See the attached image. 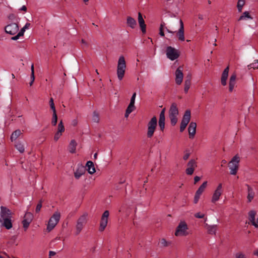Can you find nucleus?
Here are the masks:
<instances>
[{"label":"nucleus","mask_w":258,"mask_h":258,"mask_svg":"<svg viewBox=\"0 0 258 258\" xmlns=\"http://www.w3.org/2000/svg\"><path fill=\"white\" fill-rule=\"evenodd\" d=\"M179 114L178 108L176 103H172L169 110V117L172 126H175L177 122V115Z\"/></svg>","instance_id":"1"},{"label":"nucleus","mask_w":258,"mask_h":258,"mask_svg":"<svg viewBox=\"0 0 258 258\" xmlns=\"http://www.w3.org/2000/svg\"><path fill=\"white\" fill-rule=\"evenodd\" d=\"M126 68L125 59L123 56H120L119 58L117 68V75L118 79L121 80L124 75Z\"/></svg>","instance_id":"2"},{"label":"nucleus","mask_w":258,"mask_h":258,"mask_svg":"<svg viewBox=\"0 0 258 258\" xmlns=\"http://www.w3.org/2000/svg\"><path fill=\"white\" fill-rule=\"evenodd\" d=\"M157 119L155 116H154L147 124V136L148 138H151L153 136L154 133L157 128Z\"/></svg>","instance_id":"3"},{"label":"nucleus","mask_w":258,"mask_h":258,"mask_svg":"<svg viewBox=\"0 0 258 258\" xmlns=\"http://www.w3.org/2000/svg\"><path fill=\"white\" fill-rule=\"evenodd\" d=\"M240 162L239 157L236 155L234 156L229 163V168L230 169V173L231 175H236L239 168V163Z\"/></svg>","instance_id":"4"},{"label":"nucleus","mask_w":258,"mask_h":258,"mask_svg":"<svg viewBox=\"0 0 258 258\" xmlns=\"http://www.w3.org/2000/svg\"><path fill=\"white\" fill-rule=\"evenodd\" d=\"M60 214L58 212H55L49 220L47 230L48 231H51L56 225L60 220Z\"/></svg>","instance_id":"5"},{"label":"nucleus","mask_w":258,"mask_h":258,"mask_svg":"<svg viewBox=\"0 0 258 258\" xmlns=\"http://www.w3.org/2000/svg\"><path fill=\"white\" fill-rule=\"evenodd\" d=\"M191 117V112L189 109L186 110L182 117L180 125V132H183L186 128L187 125L189 122Z\"/></svg>","instance_id":"6"},{"label":"nucleus","mask_w":258,"mask_h":258,"mask_svg":"<svg viewBox=\"0 0 258 258\" xmlns=\"http://www.w3.org/2000/svg\"><path fill=\"white\" fill-rule=\"evenodd\" d=\"M167 57L171 60H174L179 57L180 52L171 46H167L166 49Z\"/></svg>","instance_id":"7"},{"label":"nucleus","mask_w":258,"mask_h":258,"mask_svg":"<svg viewBox=\"0 0 258 258\" xmlns=\"http://www.w3.org/2000/svg\"><path fill=\"white\" fill-rule=\"evenodd\" d=\"M187 229V225L185 222H180L178 226L177 227L175 235L176 236H186L188 234L186 231Z\"/></svg>","instance_id":"8"},{"label":"nucleus","mask_w":258,"mask_h":258,"mask_svg":"<svg viewBox=\"0 0 258 258\" xmlns=\"http://www.w3.org/2000/svg\"><path fill=\"white\" fill-rule=\"evenodd\" d=\"M87 214L85 213L80 216L78 219L76 225V235H78L82 231L84 225L87 222Z\"/></svg>","instance_id":"9"},{"label":"nucleus","mask_w":258,"mask_h":258,"mask_svg":"<svg viewBox=\"0 0 258 258\" xmlns=\"http://www.w3.org/2000/svg\"><path fill=\"white\" fill-rule=\"evenodd\" d=\"M109 216V212L108 210L105 211L103 213L100 222V226L99 229V231L102 232L104 230L107 225Z\"/></svg>","instance_id":"10"},{"label":"nucleus","mask_w":258,"mask_h":258,"mask_svg":"<svg viewBox=\"0 0 258 258\" xmlns=\"http://www.w3.org/2000/svg\"><path fill=\"white\" fill-rule=\"evenodd\" d=\"M19 30V26L17 23H12L5 27V31L7 34L12 35L16 34Z\"/></svg>","instance_id":"11"},{"label":"nucleus","mask_w":258,"mask_h":258,"mask_svg":"<svg viewBox=\"0 0 258 258\" xmlns=\"http://www.w3.org/2000/svg\"><path fill=\"white\" fill-rule=\"evenodd\" d=\"M12 212L10 209L8 208L1 206V212H0V222H2V219L5 218H12Z\"/></svg>","instance_id":"12"},{"label":"nucleus","mask_w":258,"mask_h":258,"mask_svg":"<svg viewBox=\"0 0 258 258\" xmlns=\"http://www.w3.org/2000/svg\"><path fill=\"white\" fill-rule=\"evenodd\" d=\"M187 168L185 170L187 175H191L193 174L195 169L197 167V163L195 159H191L187 163Z\"/></svg>","instance_id":"13"},{"label":"nucleus","mask_w":258,"mask_h":258,"mask_svg":"<svg viewBox=\"0 0 258 258\" xmlns=\"http://www.w3.org/2000/svg\"><path fill=\"white\" fill-rule=\"evenodd\" d=\"M222 188V183H219L216 189L215 190L213 195L212 196L211 202L213 203H215L216 202L219 200L220 196L221 195V190Z\"/></svg>","instance_id":"14"},{"label":"nucleus","mask_w":258,"mask_h":258,"mask_svg":"<svg viewBox=\"0 0 258 258\" xmlns=\"http://www.w3.org/2000/svg\"><path fill=\"white\" fill-rule=\"evenodd\" d=\"M181 67H179L175 71V83L177 85H180L183 81V74Z\"/></svg>","instance_id":"15"},{"label":"nucleus","mask_w":258,"mask_h":258,"mask_svg":"<svg viewBox=\"0 0 258 258\" xmlns=\"http://www.w3.org/2000/svg\"><path fill=\"white\" fill-rule=\"evenodd\" d=\"M197 124L195 122H191L188 127V132L189 134V138L193 139L196 132Z\"/></svg>","instance_id":"16"},{"label":"nucleus","mask_w":258,"mask_h":258,"mask_svg":"<svg viewBox=\"0 0 258 258\" xmlns=\"http://www.w3.org/2000/svg\"><path fill=\"white\" fill-rule=\"evenodd\" d=\"M229 71V66H227L223 71L221 78V84L225 86L227 84V79L228 76V73Z\"/></svg>","instance_id":"17"},{"label":"nucleus","mask_w":258,"mask_h":258,"mask_svg":"<svg viewBox=\"0 0 258 258\" xmlns=\"http://www.w3.org/2000/svg\"><path fill=\"white\" fill-rule=\"evenodd\" d=\"M180 28L177 33V36L179 40H184V25L181 19H180Z\"/></svg>","instance_id":"18"},{"label":"nucleus","mask_w":258,"mask_h":258,"mask_svg":"<svg viewBox=\"0 0 258 258\" xmlns=\"http://www.w3.org/2000/svg\"><path fill=\"white\" fill-rule=\"evenodd\" d=\"M85 173V168L84 166L80 165L74 173L75 177L79 179L80 177Z\"/></svg>","instance_id":"19"},{"label":"nucleus","mask_w":258,"mask_h":258,"mask_svg":"<svg viewBox=\"0 0 258 258\" xmlns=\"http://www.w3.org/2000/svg\"><path fill=\"white\" fill-rule=\"evenodd\" d=\"M245 185L247 187V202L250 203L251 202V201L253 200L255 193L253 191V188L248 184H246Z\"/></svg>","instance_id":"20"},{"label":"nucleus","mask_w":258,"mask_h":258,"mask_svg":"<svg viewBox=\"0 0 258 258\" xmlns=\"http://www.w3.org/2000/svg\"><path fill=\"white\" fill-rule=\"evenodd\" d=\"M236 79V74L235 73L232 74L230 76L229 82V91L230 92H232L233 90L234 86L235 85Z\"/></svg>","instance_id":"21"},{"label":"nucleus","mask_w":258,"mask_h":258,"mask_svg":"<svg viewBox=\"0 0 258 258\" xmlns=\"http://www.w3.org/2000/svg\"><path fill=\"white\" fill-rule=\"evenodd\" d=\"M86 168L88 173L90 174H93L96 171L94 163L91 161H87L86 164Z\"/></svg>","instance_id":"22"},{"label":"nucleus","mask_w":258,"mask_h":258,"mask_svg":"<svg viewBox=\"0 0 258 258\" xmlns=\"http://www.w3.org/2000/svg\"><path fill=\"white\" fill-rule=\"evenodd\" d=\"M255 215L256 212L254 210H251L248 213L249 220H250L252 225H253L255 227L257 228L258 225L255 222Z\"/></svg>","instance_id":"23"},{"label":"nucleus","mask_w":258,"mask_h":258,"mask_svg":"<svg viewBox=\"0 0 258 258\" xmlns=\"http://www.w3.org/2000/svg\"><path fill=\"white\" fill-rule=\"evenodd\" d=\"M2 226L5 227L8 230L10 229L13 226L11 218H5L2 219Z\"/></svg>","instance_id":"24"},{"label":"nucleus","mask_w":258,"mask_h":258,"mask_svg":"<svg viewBox=\"0 0 258 258\" xmlns=\"http://www.w3.org/2000/svg\"><path fill=\"white\" fill-rule=\"evenodd\" d=\"M138 22L142 32L145 34L146 33V25L143 17H138Z\"/></svg>","instance_id":"25"},{"label":"nucleus","mask_w":258,"mask_h":258,"mask_svg":"<svg viewBox=\"0 0 258 258\" xmlns=\"http://www.w3.org/2000/svg\"><path fill=\"white\" fill-rule=\"evenodd\" d=\"M77 144L75 140H71L69 145V150L71 153H75L76 152V146Z\"/></svg>","instance_id":"26"},{"label":"nucleus","mask_w":258,"mask_h":258,"mask_svg":"<svg viewBox=\"0 0 258 258\" xmlns=\"http://www.w3.org/2000/svg\"><path fill=\"white\" fill-rule=\"evenodd\" d=\"M22 133L20 130L18 129L15 131L11 135L10 139L12 142L15 141L21 135Z\"/></svg>","instance_id":"27"},{"label":"nucleus","mask_w":258,"mask_h":258,"mask_svg":"<svg viewBox=\"0 0 258 258\" xmlns=\"http://www.w3.org/2000/svg\"><path fill=\"white\" fill-rule=\"evenodd\" d=\"M126 23L132 28H135L137 25L136 21L133 17H127Z\"/></svg>","instance_id":"28"},{"label":"nucleus","mask_w":258,"mask_h":258,"mask_svg":"<svg viewBox=\"0 0 258 258\" xmlns=\"http://www.w3.org/2000/svg\"><path fill=\"white\" fill-rule=\"evenodd\" d=\"M217 226L216 225H209L207 227L208 233L212 235L216 234Z\"/></svg>","instance_id":"29"},{"label":"nucleus","mask_w":258,"mask_h":258,"mask_svg":"<svg viewBox=\"0 0 258 258\" xmlns=\"http://www.w3.org/2000/svg\"><path fill=\"white\" fill-rule=\"evenodd\" d=\"M15 147L21 153H23L25 151L24 145L20 142L17 143L15 145Z\"/></svg>","instance_id":"30"},{"label":"nucleus","mask_w":258,"mask_h":258,"mask_svg":"<svg viewBox=\"0 0 258 258\" xmlns=\"http://www.w3.org/2000/svg\"><path fill=\"white\" fill-rule=\"evenodd\" d=\"M207 185V181L204 182L199 187L198 190L196 191V192L202 195L205 189L206 188Z\"/></svg>","instance_id":"31"},{"label":"nucleus","mask_w":258,"mask_h":258,"mask_svg":"<svg viewBox=\"0 0 258 258\" xmlns=\"http://www.w3.org/2000/svg\"><path fill=\"white\" fill-rule=\"evenodd\" d=\"M31 81L29 83L30 86H32L34 80H35V76H34V64L32 63L31 66Z\"/></svg>","instance_id":"32"},{"label":"nucleus","mask_w":258,"mask_h":258,"mask_svg":"<svg viewBox=\"0 0 258 258\" xmlns=\"http://www.w3.org/2000/svg\"><path fill=\"white\" fill-rule=\"evenodd\" d=\"M92 120L94 122H96V123H98L99 122V120H100L99 114L96 111H94L93 113Z\"/></svg>","instance_id":"33"},{"label":"nucleus","mask_w":258,"mask_h":258,"mask_svg":"<svg viewBox=\"0 0 258 258\" xmlns=\"http://www.w3.org/2000/svg\"><path fill=\"white\" fill-rule=\"evenodd\" d=\"M247 68L248 70H250L251 69H256L258 68V60H255L254 61L250 63V64H248L247 66Z\"/></svg>","instance_id":"34"},{"label":"nucleus","mask_w":258,"mask_h":258,"mask_svg":"<svg viewBox=\"0 0 258 258\" xmlns=\"http://www.w3.org/2000/svg\"><path fill=\"white\" fill-rule=\"evenodd\" d=\"M31 222V221H28V220L24 218L23 220L22 221V224L25 231L27 230Z\"/></svg>","instance_id":"35"},{"label":"nucleus","mask_w":258,"mask_h":258,"mask_svg":"<svg viewBox=\"0 0 258 258\" xmlns=\"http://www.w3.org/2000/svg\"><path fill=\"white\" fill-rule=\"evenodd\" d=\"M245 0H238L237 2V9L239 12H241L242 10V8L244 5L245 4Z\"/></svg>","instance_id":"36"},{"label":"nucleus","mask_w":258,"mask_h":258,"mask_svg":"<svg viewBox=\"0 0 258 258\" xmlns=\"http://www.w3.org/2000/svg\"><path fill=\"white\" fill-rule=\"evenodd\" d=\"M64 130L65 128L62 121L61 120L58 124L57 131L58 132V133H63L64 132Z\"/></svg>","instance_id":"37"},{"label":"nucleus","mask_w":258,"mask_h":258,"mask_svg":"<svg viewBox=\"0 0 258 258\" xmlns=\"http://www.w3.org/2000/svg\"><path fill=\"white\" fill-rule=\"evenodd\" d=\"M57 121V116L56 112L53 113L51 124L53 126H55Z\"/></svg>","instance_id":"38"},{"label":"nucleus","mask_w":258,"mask_h":258,"mask_svg":"<svg viewBox=\"0 0 258 258\" xmlns=\"http://www.w3.org/2000/svg\"><path fill=\"white\" fill-rule=\"evenodd\" d=\"M24 218L28 220V221H30L32 222L33 219V215L31 212H26Z\"/></svg>","instance_id":"39"},{"label":"nucleus","mask_w":258,"mask_h":258,"mask_svg":"<svg viewBox=\"0 0 258 258\" xmlns=\"http://www.w3.org/2000/svg\"><path fill=\"white\" fill-rule=\"evenodd\" d=\"M165 120H159L158 121V125L162 132H163L165 128Z\"/></svg>","instance_id":"40"},{"label":"nucleus","mask_w":258,"mask_h":258,"mask_svg":"<svg viewBox=\"0 0 258 258\" xmlns=\"http://www.w3.org/2000/svg\"><path fill=\"white\" fill-rule=\"evenodd\" d=\"M190 85H191V83H189L187 81H184V91L185 93H187L188 92V91L190 88Z\"/></svg>","instance_id":"41"},{"label":"nucleus","mask_w":258,"mask_h":258,"mask_svg":"<svg viewBox=\"0 0 258 258\" xmlns=\"http://www.w3.org/2000/svg\"><path fill=\"white\" fill-rule=\"evenodd\" d=\"M165 25V23L164 22L162 21L160 26V29H159V34L161 36H164V32L163 31V28Z\"/></svg>","instance_id":"42"},{"label":"nucleus","mask_w":258,"mask_h":258,"mask_svg":"<svg viewBox=\"0 0 258 258\" xmlns=\"http://www.w3.org/2000/svg\"><path fill=\"white\" fill-rule=\"evenodd\" d=\"M49 105H50V108L53 111V113L56 112V109H55V105H54V102H53V99L52 98H51L50 99Z\"/></svg>","instance_id":"43"},{"label":"nucleus","mask_w":258,"mask_h":258,"mask_svg":"<svg viewBox=\"0 0 258 258\" xmlns=\"http://www.w3.org/2000/svg\"><path fill=\"white\" fill-rule=\"evenodd\" d=\"M135 109H136V107L135 106V104L132 103H130V104L128 105L126 110H127V112L130 111L131 112H132L134 110H135Z\"/></svg>","instance_id":"44"},{"label":"nucleus","mask_w":258,"mask_h":258,"mask_svg":"<svg viewBox=\"0 0 258 258\" xmlns=\"http://www.w3.org/2000/svg\"><path fill=\"white\" fill-rule=\"evenodd\" d=\"M42 200H40L36 206V207L35 209L36 213H38L40 211L41 208H42Z\"/></svg>","instance_id":"45"},{"label":"nucleus","mask_w":258,"mask_h":258,"mask_svg":"<svg viewBox=\"0 0 258 258\" xmlns=\"http://www.w3.org/2000/svg\"><path fill=\"white\" fill-rule=\"evenodd\" d=\"M165 108H164L160 113L159 114V120H165Z\"/></svg>","instance_id":"46"},{"label":"nucleus","mask_w":258,"mask_h":258,"mask_svg":"<svg viewBox=\"0 0 258 258\" xmlns=\"http://www.w3.org/2000/svg\"><path fill=\"white\" fill-rule=\"evenodd\" d=\"M161 244L164 247L168 246L170 243L167 241L164 238H163L161 240Z\"/></svg>","instance_id":"47"},{"label":"nucleus","mask_w":258,"mask_h":258,"mask_svg":"<svg viewBox=\"0 0 258 258\" xmlns=\"http://www.w3.org/2000/svg\"><path fill=\"white\" fill-rule=\"evenodd\" d=\"M201 195L197 193L196 192V194H195V197H194V203L195 204H197L199 199H200V196H201Z\"/></svg>","instance_id":"48"},{"label":"nucleus","mask_w":258,"mask_h":258,"mask_svg":"<svg viewBox=\"0 0 258 258\" xmlns=\"http://www.w3.org/2000/svg\"><path fill=\"white\" fill-rule=\"evenodd\" d=\"M62 135V133H58V131L55 134L54 136V140L57 141L60 136Z\"/></svg>","instance_id":"49"},{"label":"nucleus","mask_w":258,"mask_h":258,"mask_svg":"<svg viewBox=\"0 0 258 258\" xmlns=\"http://www.w3.org/2000/svg\"><path fill=\"white\" fill-rule=\"evenodd\" d=\"M185 152H186V153L184 154V155L183 157V159L184 160H186L190 156V153L189 152L188 150H186Z\"/></svg>","instance_id":"50"},{"label":"nucleus","mask_w":258,"mask_h":258,"mask_svg":"<svg viewBox=\"0 0 258 258\" xmlns=\"http://www.w3.org/2000/svg\"><path fill=\"white\" fill-rule=\"evenodd\" d=\"M236 258H246V256L242 253L238 252L236 254Z\"/></svg>","instance_id":"51"},{"label":"nucleus","mask_w":258,"mask_h":258,"mask_svg":"<svg viewBox=\"0 0 258 258\" xmlns=\"http://www.w3.org/2000/svg\"><path fill=\"white\" fill-rule=\"evenodd\" d=\"M205 215L203 214H201V213H197L195 214V217L197 218H203L204 217Z\"/></svg>","instance_id":"52"},{"label":"nucleus","mask_w":258,"mask_h":258,"mask_svg":"<svg viewBox=\"0 0 258 258\" xmlns=\"http://www.w3.org/2000/svg\"><path fill=\"white\" fill-rule=\"evenodd\" d=\"M136 97V93L135 92L133 93V94L131 97L130 103L135 104Z\"/></svg>","instance_id":"53"},{"label":"nucleus","mask_w":258,"mask_h":258,"mask_svg":"<svg viewBox=\"0 0 258 258\" xmlns=\"http://www.w3.org/2000/svg\"><path fill=\"white\" fill-rule=\"evenodd\" d=\"M26 29V27H24L22 28L20 31L18 32V34L21 36H22L24 35V32L25 31V29Z\"/></svg>","instance_id":"54"},{"label":"nucleus","mask_w":258,"mask_h":258,"mask_svg":"<svg viewBox=\"0 0 258 258\" xmlns=\"http://www.w3.org/2000/svg\"><path fill=\"white\" fill-rule=\"evenodd\" d=\"M191 75L188 74L185 77V81H187L189 83H191Z\"/></svg>","instance_id":"55"},{"label":"nucleus","mask_w":258,"mask_h":258,"mask_svg":"<svg viewBox=\"0 0 258 258\" xmlns=\"http://www.w3.org/2000/svg\"><path fill=\"white\" fill-rule=\"evenodd\" d=\"M21 36L18 33L16 36H13L11 38L12 40H16L19 38Z\"/></svg>","instance_id":"56"},{"label":"nucleus","mask_w":258,"mask_h":258,"mask_svg":"<svg viewBox=\"0 0 258 258\" xmlns=\"http://www.w3.org/2000/svg\"><path fill=\"white\" fill-rule=\"evenodd\" d=\"M201 179V177L198 176H196L194 177V183L196 184Z\"/></svg>","instance_id":"57"},{"label":"nucleus","mask_w":258,"mask_h":258,"mask_svg":"<svg viewBox=\"0 0 258 258\" xmlns=\"http://www.w3.org/2000/svg\"><path fill=\"white\" fill-rule=\"evenodd\" d=\"M56 254V252L53 251H49V257H51V256H54Z\"/></svg>","instance_id":"58"},{"label":"nucleus","mask_w":258,"mask_h":258,"mask_svg":"<svg viewBox=\"0 0 258 258\" xmlns=\"http://www.w3.org/2000/svg\"><path fill=\"white\" fill-rule=\"evenodd\" d=\"M252 17H239L238 21H239L241 20H246L247 19H252Z\"/></svg>","instance_id":"59"},{"label":"nucleus","mask_w":258,"mask_h":258,"mask_svg":"<svg viewBox=\"0 0 258 258\" xmlns=\"http://www.w3.org/2000/svg\"><path fill=\"white\" fill-rule=\"evenodd\" d=\"M131 113V111H128V112H127V110H126V111H125V114H124V116H125V117H126H126H127L128 116L129 114H130Z\"/></svg>","instance_id":"60"},{"label":"nucleus","mask_w":258,"mask_h":258,"mask_svg":"<svg viewBox=\"0 0 258 258\" xmlns=\"http://www.w3.org/2000/svg\"><path fill=\"white\" fill-rule=\"evenodd\" d=\"M20 10L21 11H26L27 10V8L26 6H23Z\"/></svg>","instance_id":"61"},{"label":"nucleus","mask_w":258,"mask_h":258,"mask_svg":"<svg viewBox=\"0 0 258 258\" xmlns=\"http://www.w3.org/2000/svg\"><path fill=\"white\" fill-rule=\"evenodd\" d=\"M253 254L258 256V250L254 251Z\"/></svg>","instance_id":"62"},{"label":"nucleus","mask_w":258,"mask_h":258,"mask_svg":"<svg viewBox=\"0 0 258 258\" xmlns=\"http://www.w3.org/2000/svg\"><path fill=\"white\" fill-rule=\"evenodd\" d=\"M82 41V43L83 44H85V45H87V43L86 42V41L85 40H84V39H82V41Z\"/></svg>","instance_id":"63"},{"label":"nucleus","mask_w":258,"mask_h":258,"mask_svg":"<svg viewBox=\"0 0 258 258\" xmlns=\"http://www.w3.org/2000/svg\"><path fill=\"white\" fill-rule=\"evenodd\" d=\"M244 14L245 15L244 16H246V17L250 16L249 15V13H248V12H245L244 13Z\"/></svg>","instance_id":"64"}]
</instances>
